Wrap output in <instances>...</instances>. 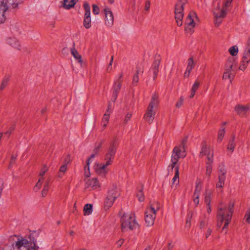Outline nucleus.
I'll return each mask as SVG.
<instances>
[{
  "label": "nucleus",
  "mask_w": 250,
  "mask_h": 250,
  "mask_svg": "<svg viewBox=\"0 0 250 250\" xmlns=\"http://www.w3.org/2000/svg\"><path fill=\"white\" fill-rule=\"evenodd\" d=\"M84 214L85 215H88L92 212V206L91 204H86L83 208Z\"/></svg>",
  "instance_id": "c756f323"
},
{
  "label": "nucleus",
  "mask_w": 250,
  "mask_h": 250,
  "mask_svg": "<svg viewBox=\"0 0 250 250\" xmlns=\"http://www.w3.org/2000/svg\"><path fill=\"white\" fill-rule=\"evenodd\" d=\"M5 42L6 43L13 48L19 50H21V45L20 42L17 38L13 37H9L6 38Z\"/></svg>",
  "instance_id": "6ab92c4d"
},
{
  "label": "nucleus",
  "mask_w": 250,
  "mask_h": 250,
  "mask_svg": "<svg viewBox=\"0 0 250 250\" xmlns=\"http://www.w3.org/2000/svg\"><path fill=\"white\" fill-rule=\"evenodd\" d=\"M9 81V77L8 76H5L2 80L1 84L0 85V89L1 90L4 89L7 85Z\"/></svg>",
  "instance_id": "2f4dec72"
},
{
  "label": "nucleus",
  "mask_w": 250,
  "mask_h": 250,
  "mask_svg": "<svg viewBox=\"0 0 250 250\" xmlns=\"http://www.w3.org/2000/svg\"><path fill=\"white\" fill-rule=\"evenodd\" d=\"M250 61V39L248 40V43L245 47L242 61L239 66V69L244 70L247 67L248 63Z\"/></svg>",
  "instance_id": "9b49d317"
},
{
  "label": "nucleus",
  "mask_w": 250,
  "mask_h": 250,
  "mask_svg": "<svg viewBox=\"0 0 250 250\" xmlns=\"http://www.w3.org/2000/svg\"><path fill=\"white\" fill-rule=\"evenodd\" d=\"M188 3V0H178L175 5V15H180L184 16V6Z\"/></svg>",
  "instance_id": "a211bd4d"
},
{
  "label": "nucleus",
  "mask_w": 250,
  "mask_h": 250,
  "mask_svg": "<svg viewBox=\"0 0 250 250\" xmlns=\"http://www.w3.org/2000/svg\"><path fill=\"white\" fill-rule=\"evenodd\" d=\"M179 171L177 169V167L176 168V171L174 173V176L172 179V183L173 185H178L179 182Z\"/></svg>",
  "instance_id": "c85d7f7f"
},
{
  "label": "nucleus",
  "mask_w": 250,
  "mask_h": 250,
  "mask_svg": "<svg viewBox=\"0 0 250 250\" xmlns=\"http://www.w3.org/2000/svg\"><path fill=\"white\" fill-rule=\"evenodd\" d=\"M250 109V106L249 104L243 105L237 104L234 108V110L236 113L241 116H245Z\"/></svg>",
  "instance_id": "4468645a"
},
{
  "label": "nucleus",
  "mask_w": 250,
  "mask_h": 250,
  "mask_svg": "<svg viewBox=\"0 0 250 250\" xmlns=\"http://www.w3.org/2000/svg\"><path fill=\"white\" fill-rule=\"evenodd\" d=\"M77 0H63V8L69 9L74 6Z\"/></svg>",
  "instance_id": "a878e982"
},
{
  "label": "nucleus",
  "mask_w": 250,
  "mask_h": 250,
  "mask_svg": "<svg viewBox=\"0 0 250 250\" xmlns=\"http://www.w3.org/2000/svg\"><path fill=\"white\" fill-rule=\"evenodd\" d=\"M15 129V126L14 125H12L11 126H10L8 128V130L5 132V134L7 135L8 137H9L11 133V132Z\"/></svg>",
  "instance_id": "6e6d98bb"
},
{
  "label": "nucleus",
  "mask_w": 250,
  "mask_h": 250,
  "mask_svg": "<svg viewBox=\"0 0 250 250\" xmlns=\"http://www.w3.org/2000/svg\"><path fill=\"white\" fill-rule=\"evenodd\" d=\"M100 184L96 178L88 179L85 182V189L89 190H95L100 187Z\"/></svg>",
  "instance_id": "2eb2a0df"
},
{
  "label": "nucleus",
  "mask_w": 250,
  "mask_h": 250,
  "mask_svg": "<svg viewBox=\"0 0 250 250\" xmlns=\"http://www.w3.org/2000/svg\"><path fill=\"white\" fill-rule=\"evenodd\" d=\"M6 20V19L5 17H0V24L4 23Z\"/></svg>",
  "instance_id": "338daca9"
},
{
  "label": "nucleus",
  "mask_w": 250,
  "mask_h": 250,
  "mask_svg": "<svg viewBox=\"0 0 250 250\" xmlns=\"http://www.w3.org/2000/svg\"><path fill=\"white\" fill-rule=\"evenodd\" d=\"M92 11L94 15H98L99 14L100 9L96 5L93 4L92 6Z\"/></svg>",
  "instance_id": "603ef678"
},
{
  "label": "nucleus",
  "mask_w": 250,
  "mask_h": 250,
  "mask_svg": "<svg viewBox=\"0 0 250 250\" xmlns=\"http://www.w3.org/2000/svg\"><path fill=\"white\" fill-rule=\"evenodd\" d=\"M124 240L123 239H120L117 242V245L118 247H121L124 243Z\"/></svg>",
  "instance_id": "680f3d73"
},
{
  "label": "nucleus",
  "mask_w": 250,
  "mask_h": 250,
  "mask_svg": "<svg viewBox=\"0 0 250 250\" xmlns=\"http://www.w3.org/2000/svg\"><path fill=\"white\" fill-rule=\"evenodd\" d=\"M197 18V17H186L184 20L186 31H190L195 27Z\"/></svg>",
  "instance_id": "dca6fc26"
},
{
  "label": "nucleus",
  "mask_w": 250,
  "mask_h": 250,
  "mask_svg": "<svg viewBox=\"0 0 250 250\" xmlns=\"http://www.w3.org/2000/svg\"><path fill=\"white\" fill-rule=\"evenodd\" d=\"M89 163L90 159H88L86 162V166L84 167V176L86 177H89L90 175L89 171Z\"/></svg>",
  "instance_id": "c9c22d12"
},
{
  "label": "nucleus",
  "mask_w": 250,
  "mask_h": 250,
  "mask_svg": "<svg viewBox=\"0 0 250 250\" xmlns=\"http://www.w3.org/2000/svg\"><path fill=\"white\" fill-rule=\"evenodd\" d=\"M13 247L14 250H30L32 243L26 238L19 237Z\"/></svg>",
  "instance_id": "423d86ee"
},
{
  "label": "nucleus",
  "mask_w": 250,
  "mask_h": 250,
  "mask_svg": "<svg viewBox=\"0 0 250 250\" xmlns=\"http://www.w3.org/2000/svg\"><path fill=\"white\" fill-rule=\"evenodd\" d=\"M123 76L122 73L120 74L117 78H116L112 88V96L111 101L113 102H115L118 97V93L121 88L122 86V78Z\"/></svg>",
  "instance_id": "6e6552de"
},
{
  "label": "nucleus",
  "mask_w": 250,
  "mask_h": 250,
  "mask_svg": "<svg viewBox=\"0 0 250 250\" xmlns=\"http://www.w3.org/2000/svg\"><path fill=\"white\" fill-rule=\"evenodd\" d=\"M212 232V230L210 229H208L207 230V232L206 234V238H208L209 236L211 235V233Z\"/></svg>",
  "instance_id": "69168bd1"
},
{
  "label": "nucleus",
  "mask_w": 250,
  "mask_h": 250,
  "mask_svg": "<svg viewBox=\"0 0 250 250\" xmlns=\"http://www.w3.org/2000/svg\"><path fill=\"white\" fill-rule=\"evenodd\" d=\"M137 197L138 199V200L140 202H143L145 199V196L144 193L143 192V188H142L141 189L138 190L137 193Z\"/></svg>",
  "instance_id": "a19ab883"
},
{
  "label": "nucleus",
  "mask_w": 250,
  "mask_h": 250,
  "mask_svg": "<svg viewBox=\"0 0 250 250\" xmlns=\"http://www.w3.org/2000/svg\"><path fill=\"white\" fill-rule=\"evenodd\" d=\"M116 152V148L114 146L113 144H112L111 145L108 149L107 150V153H106L105 157L113 160Z\"/></svg>",
  "instance_id": "5701e85b"
},
{
  "label": "nucleus",
  "mask_w": 250,
  "mask_h": 250,
  "mask_svg": "<svg viewBox=\"0 0 250 250\" xmlns=\"http://www.w3.org/2000/svg\"><path fill=\"white\" fill-rule=\"evenodd\" d=\"M233 62L231 61L227 62L225 64V72L223 75V79H230V82L234 77L233 73Z\"/></svg>",
  "instance_id": "f8f14e48"
},
{
  "label": "nucleus",
  "mask_w": 250,
  "mask_h": 250,
  "mask_svg": "<svg viewBox=\"0 0 250 250\" xmlns=\"http://www.w3.org/2000/svg\"><path fill=\"white\" fill-rule=\"evenodd\" d=\"M225 132V130L224 128H222L221 129H220L219 130L218 133V137H217V142H218L220 143L222 141V140L224 136Z\"/></svg>",
  "instance_id": "e433bc0d"
},
{
  "label": "nucleus",
  "mask_w": 250,
  "mask_h": 250,
  "mask_svg": "<svg viewBox=\"0 0 250 250\" xmlns=\"http://www.w3.org/2000/svg\"><path fill=\"white\" fill-rule=\"evenodd\" d=\"M229 52L232 56H235L238 53V48L236 46H232L229 49Z\"/></svg>",
  "instance_id": "c03bdc74"
},
{
  "label": "nucleus",
  "mask_w": 250,
  "mask_h": 250,
  "mask_svg": "<svg viewBox=\"0 0 250 250\" xmlns=\"http://www.w3.org/2000/svg\"><path fill=\"white\" fill-rule=\"evenodd\" d=\"M16 159V156H14V155H12L11 156V160H10V165H9V167H10L11 166V165L14 163L15 160Z\"/></svg>",
  "instance_id": "0e129e2a"
},
{
  "label": "nucleus",
  "mask_w": 250,
  "mask_h": 250,
  "mask_svg": "<svg viewBox=\"0 0 250 250\" xmlns=\"http://www.w3.org/2000/svg\"><path fill=\"white\" fill-rule=\"evenodd\" d=\"M91 17H85L83 20V26L87 29L91 27Z\"/></svg>",
  "instance_id": "72a5a7b5"
},
{
  "label": "nucleus",
  "mask_w": 250,
  "mask_h": 250,
  "mask_svg": "<svg viewBox=\"0 0 250 250\" xmlns=\"http://www.w3.org/2000/svg\"><path fill=\"white\" fill-rule=\"evenodd\" d=\"M43 179H42L41 178H39L36 185L34 187V190L36 192H37L39 191V190L41 188L42 186V183Z\"/></svg>",
  "instance_id": "37998d69"
},
{
  "label": "nucleus",
  "mask_w": 250,
  "mask_h": 250,
  "mask_svg": "<svg viewBox=\"0 0 250 250\" xmlns=\"http://www.w3.org/2000/svg\"><path fill=\"white\" fill-rule=\"evenodd\" d=\"M120 191L116 186H112L108 190L105 201V207L108 208L111 207L115 200L119 196Z\"/></svg>",
  "instance_id": "39448f33"
},
{
  "label": "nucleus",
  "mask_w": 250,
  "mask_h": 250,
  "mask_svg": "<svg viewBox=\"0 0 250 250\" xmlns=\"http://www.w3.org/2000/svg\"><path fill=\"white\" fill-rule=\"evenodd\" d=\"M202 188V182L200 180L197 181L196 183L195 189L193 194V202L196 206L199 204V197Z\"/></svg>",
  "instance_id": "f3484780"
},
{
  "label": "nucleus",
  "mask_w": 250,
  "mask_h": 250,
  "mask_svg": "<svg viewBox=\"0 0 250 250\" xmlns=\"http://www.w3.org/2000/svg\"><path fill=\"white\" fill-rule=\"evenodd\" d=\"M187 141V138L186 137L182 140V141L181 142V145L179 146H183L184 148H185Z\"/></svg>",
  "instance_id": "e2e57ef3"
},
{
  "label": "nucleus",
  "mask_w": 250,
  "mask_h": 250,
  "mask_svg": "<svg viewBox=\"0 0 250 250\" xmlns=\"http://www.w3.org/2000/svg\"><path fill=\"white\" fill-rule=\"evenodd\" d=\"M104 164H98L95 168L96 172L103 177L107 173L109 170L108 166L112 164L113 160L104 157Z\"/></svg>",
  "instance_id": "0eeeda50"
},
{
  "label": "nucleus",
  "mask_w": 250,
  "mask_h": 250,
  "mask_svg": "<svg viewBox=\"0 0 250 250\" xmlns=\"http://www.w3.org/2000/svg\"><path fill=\"white\" fill-rule=\"evenodd\" d=\"M186 156L185 148L183 146H176L173 149L171 158H174L176 160L179 161L180 158H184Z\"/></svg>",
  "instance_id": "ddd939ff"
},
{
  "label": "nucleus",
  "mask_w": 250,
  "mask_h": 250,
  "mask_svg": "<svg viewBox=\"0 0 250 250\" xmlns=\"http://www.w3.org/2000/svg\"><path fill=\"white\" fill-rule=\"evenodd\" d=\"M234 204L230 203L228 206V209L226 207H222L219 208L217 213V220L222 223L225 221L223 229H225L229 224L232 217L233 211Z\"/></svg>",
  "instance_id": "f257e3e1"
},
{
  "label": "nucleus",
  "mask_w": 250,
  "mask_h": 250,
  "mask_svg": "<svg viewBox=\"0 0 250 250\" xmlns=\"http://www.w3.org/2000/svg\"><path fill=\"white\" fill-rule=\"evenodd\" d=\"M183 17H175L176 22L178 26H181L183 24Z\"/></svg>",
  "instance_id": "09e8293b"
},
{
  "label": "nucleus",
  "mask_w": 250,
  "mask_h": 250,
  "mask_svg": "<svg viewBox=\"0 0 250 250\" xmlns=\"http://www.w3.org/2000/svg\"><path fill=\"white\" fill-rule=\"evenodd\" d=\"M212 194V191L209 189H206L204 193V201L206 205L210 204L211 199V195Z\"/></svg>",
  "instance_id": "b1692460"
},
{
  "label": "nucleus",
  "mask_w": 250,
  "mask_h": 250,
  "mask_svg": "<svg viewBox=\"0 0 250 250\" xmlns=\"http://www.w3.org/2000/svg\"><path fill=\"white\" fill-rule=\"evenodd\" d=\"M67 167L66 165H62L60 168L59 171H60L61 172L65 173L66 171L67 170Z\"/></svg>",
  "instance_id": "bf43d9fd"
},
{
  "label": "nucleus",
  "mask_w": 250,
  "mask_h": 250,
  "mask_svg": "<svg viewBox=\"0 0 250 250\" xmlns=\"http://www.w3.org/2000/svg\"><path fill=\"white\" fill-rule=\"evenodd\" d=\"M191 216L188 218L187 220L186 223V227L188 228V229L190 227L191 225Z\"/></svg>",
  "instance_id": "052dcab7"
},
{
  "label": "nucleus",
  "mask_w": 250,
  "mask_h": 250,
  "mask_svg": "<svg viewBox=\"0 0 250 250\" xmlns=\"http://www.w3.org/2000/svg\"><path fill=\"white\" fill-rule=\"evenodd\" d=\"M131 114L130 113H127L125 117V118L124 119V123L125 124H126L128 123V122L130 120V118L131 117Z\"/></svg>",
  "instance_id": "13d9d810"
},
{
  "label": "nucleus",
  "mask_w": 250,
  "mask_h": 250,
  "mask_svg": "<svg viewBox=\"0 0 250 250\" xmlns=\"http://www.w3.org/2000/svg\"><path fill=\"white\" fill-rule=\"evenodd\" d=\"M160 209L158 203L151 204L145 212V219L147 226H152L155 222L156 213Z\"/></svg>",
  "instance_id": "20e7f679"
},
{
  "label": "nucleus",
  "mask_w": 250,
  "mask_h": 250,
  "mask_svg": "<svg viewBox=\"0 0 250 250\" xmlns=\"http://www.w3.org/2000/svg\"><path fill=\"white\" fill-rule=\"evenodd\" d=\"M184 100V98L183 97H181L176 104V107L177 108L180 107L183 104Z\"/></svg>",
  "instance_id": "864d4df0"
},
{
  "label": "nucleus",
  "mask_w": 250,
  "mask_h": 250,
  "mask_svg": "<svg viewBox=\"0 0 250 250\" xmlns=\"http://www.w3.org/2000/svg\"><path fill=\"white\" fill-rule=\"evenodd\" d=\"M223 17H214L213 22L215 26H219L223 21Z\"/></svg>",
  "instance_id": "a18cd8bd"
},
{
  "label": "nucleus",
  "mask_w": 250,
  "mask_h": 250,
  "mask_svg": "<svg viewBox=\"0 0 250 250\" xmlns=\"http://www.w3.org/2000/svg\"><path fill=\"white\" fill-rule=\"evenodd\" d=\"M212 163V162H210L209 161H208L207 163L206 174L209 177L210 176L212 171V166L211 165Z\"/></svg>",
  "instance_id": "58836bf2"
},
{
  "label": "nucleus",
  "mask_w": 250,
  "mask_h": 250,
  "mask_svg": "<svg viewBox=\"0 0 250 250\" xmlns=\"http://www.w3.org/2000/svg\"><path fill=\"white\" fill-rule=\"evenodd\" d=\"M195 65V62L194 61L193 58L190 57L188 60V65L186 69L190 71L193 69Z\"/></svg>",
  "instance_id": "cd10ccee"
},
{
  "label": "nucleus",
  "mask_w": 250,
  "mask_h": 250,
  "mask_svg": "<svg viewBox=\"0 0 250 250\" xmlns=\"http://www.w3.org/2000/svg\"><path fill=\"white\" fill-rule=\"evenodd\" d=\"M213 149L206 142H204L202 145L200 156L201 157L207 156L208 161L213 162Z\"/></svg>",
  "instance_id": "1a4fd4ad"
},
{
  "label": "nucleus",
  "mask_w": 250,
  "mask_h": 250,
  "mask_svg": "<svg viewBox=\"0 0 250 250\" xmlns=\"http://www.w3.org/2000/svg\"><path fill=\"white\" fill-rule=\"evenodd\" d=\"M70 52L76 61H77V62L82 65L83 63V61L82 56L79 53L78 51L75 49L74 47H73L71 48Z\"/></svg>",
  "instance_id": "4be33fe9"
},
{
  "label": "nucleus",
  "mask_w": 250,
  "mask_h": 250,
  "mask_svg": "<svg viewBox=\"0 0 250 250\" xmlns=\"http://www.w3.org/2000/svg\"><path fill=\"white\" fill-rule=\"evenodd\" d=\"M200 84V82L197 80L194 82V84H193L191 90L196 92V90L198 89L199 85Z\"/></svg>",
  "instance_id": "de8ad7c7"
},
{
  "label": "nucleus",
  "mask_w": 250,
  "mask_h": 250,
  "mask_svg": "<svg viewBox=\"0 0 250 250\" xmlns=\"http://www.w3.org/2000/svg\"><path fill=\"white\" fill-rule=\"evenodd\" d=\"M109 113H105L104 114V115L102 119V123H103V125L104 128H105L106 126L109 121Z\"/></svg>",
  "instance_id": "473e14b6"
},
{
  "label": "nucleus",
  "mask_w": 250,
  "mask_h": 250,
  "mask_svg": "<svg viewBox=\"0 0 250 250\" xmlns=\"http://www.w3.org/2000/svg\"><path fill=\"white\" fill-rule=\"evenodd\" d=\"M244 218L247 223H250V210H248L246 211Z\"/></svg>",
  "instance_id": "4d7b16f0"
},
{
  "label": "nucleus",
  "mask_w": 250,
  "mask_h": 250,
  "mask_svg": "<svg viewBox=\"0 0 250 250\" xmlns=\"http://www.w3.org/2000/svg\"><path fill=\"white\" fill-rule=\"evenodd\" d=\"M104 14L105 16H108L109 15L110 16H113V13L110 9L107 7H105L104 10Z\"/></svg>",
  "instance_id": "5fc2aeb1"
},
{
  "label": "nucleus",
  "mask_w": 250,
  "mask_h": 250,
  "mask_svg": "<svg viewBox=\"0 0 250 250\" xmlns=\"http://www.w3.org/2000/svg\"><path fill=\"white\" fill-rule=\"evenodd\" d=\"M7 9L6 5L1 0L0 3V15L4 16V13Z\"/></svg>",
  "instance_id": "ea45409f"
},
{
  "label": "nucleus",
  "mask_w": 250,
  "mask_h": 250,
  "mask_svg": "<svg viewBox=\"0 0 250 250\" xmlns=\"http://www.w3.org/2000/svg\"><path fill=\"white\" fill-rule=\"evenodd\" d=\"M113 60H114V57H113V56H112L111 58L110 62H109V63L107 67V69H106V70L108 72H110L112 70V65Z\"/></svg>",
  "instance_id": "8fccbe9b"
},
{
  "label": "nucleus",
  "mask_w": 250,
  "mask_h": 250,
  "mask_svg": "<svg viewBox=\"0 0 250 250\" xmlns=\"http://www.w3.org/2000/svg\"><path fill=\"white\" fill-rule=\"evenodd\" d=\"M232 1V0H226V1L221 10L220 16H224L228 14V11L229 10V7L231 5Z\"/></svg>",
  "instance_id": "393cba45"
},
{
  "label": "nucleus",
  "mask_w": 250,
  "mask_h": 250,
  "mask_svg": "<svg viewBox=\"0 0 250 250\" xmlns=\"http://www.w3.org/2000/svg\"><path fill=\"white\" fill-rule=\"evenodd\" d=\"M227 171L224 165H220L218 169L217 182L216 184V188L223 187L226 177Z\"/></svg>",
  "instance_id": "9d476101"
},
{
  "label": "nucleus",
  "mask_w": 250,
  "mask_h": 250,
  "mask_svg": "<svg viewBox=\"0 0 250 250\" xmlns=\"http://www.w3.org/2000/svg\"><path fill=\"white\" fill-rule=\"evenodd\" d=\"M160 64V60L158 59H156L151 68V70L152 71L153 73V79L155 80L157 78L158 73L159 72V67Z\"/></svg>",
  "instance_id": "412c9836"
},
{
  "label": "nucleus",
  "mask_w": 250,
  "mask_h": 250,
  "mask_svg": "<svg viewBox=\"0 0 250 250\" xmlns=\"http://www.w3.org/2000/svg\"><path fill=\"white\" fill-rule=\"evenodd\" d=\"M48 170V167L46 165H43L39 172V178L44 179L43 175Z\"/></svg>",
  "instance_id": "f704fd0d"
},
{
  "label": "nucleus",
  "mask_w": 250,
  "mask_h": 250,
  "mask_svg": "<svg viewBox=\"0 0 250 250\" xmlns=\"http://www.w3.org/2000/svg\"><path fill=\"white\" fill-rule=\"evenodd\" d=\"M104 22L105 25L111 27L113 24L114 17H104Z\"/></svg>",
  "instance_id": "7c9ffc66"
},
{
  "label": "nucleus",
  "mask_w": 250,
  "mask_h": 250,
  "mask_svg": "<svg viewBox=\"0 0 250 250\" xmlns=\"http://www.w3.org/2000/svg\"><path fill=\"white\" fill-rule=\"evenodd\" d=\"M83 8L85 11L84 16H90V8L89 5L87 3H84L83 4Z\"/></svg>",
  "instance_id": "49530a36"
},
{
  "label": "nucleus",
  "mask_w": 250,
  "mask_h": 250,
  "mask_svg": "<svg viewBox=\"0 0 250 250\" xmlns=\"http://www.w3.org/2000/svg\"><path fill=\"white\" fill-rule=\"evenodd\" d=\"M48 188H49V182L48 181H46L45 184H44L43 189L42 191L41 194L42 197L46 196V195L47 194V192L48 190Z\"/></svg>",
  "instance_id": "4c0bfd02"
},
{
  "label": "nucleus",
  "mask_w": 250,
  "mask_h": 250,
  "mask_svg": "<svg viewBox=\"0 0 250 250\" xmlns=\"http://www.w3.org/2000/svg\"><path fill=\"white\" fill-rule=\"evenodd\" d=\"M235 146V144L234 143V137H233L232 139L229 141V143L228 149L229 150L231 151V152H233L234 150Z\"/></svg>",
  "instance_id": "79ce46f5"
},
{
  "label": "nucleus",
  "mask_w": 250,
  "mask_h": 250,
  "mask_svg": "<svg viewBox=\"0 0 250 250\" xmlns=\"http://www.w3.org/2000/svg\"><path fill=\"white\" fill-rule=\"evenodd\" d=\"M100 147V145L96 148H95L93 150V153L90 155V157L88 158L90 159V160L91 159H93L95 157V155H97L99 151V148Z\"/></svg>",
  "instance_id": "3c124183"
},
{
  "label": "nucleus",
  "mask_w": 250,
  "mask_h": 250,
  "mask_svg": "<svg viewBox=\"0 0 250 250\" xmlns=\"http://www.w3.org/2000/svg\"><path fill=\"white\" fill-rule=\"evenodd\" d=\"M143 68L141 65H138L136 67V70L135 74L133 76L132 83L133 85H136L139 82V75H142L143 73Z\"/></svg>",
  "instance_id": "aec40b11"
},
{
  "label": "nucleus",
  "mask_w": 250,
  "mask_h": 250,
  "mask_svg": "<svg viewBox=\"0 0 250 250\" xmlns=\"http://www.w3.org/2000/svg\"><path fill=\"white\" fill-rule=\"evenodd\" d=\"M122 229L123 231L137 229L139 225L136 222L133 213H125L121 220Z\"/></svg>",
  "instance_id": "7ed1b4c3"
},
{
  "label": "nucleus",
  "mask_w": 250,
  "mask_h": 250,
  "mask_svg": "<svg viewBox=\"0 0 250 250\" xmlns=\"http://www.w3.org/2000/svg\"><path fill=\"white\" fill-rule=\"evenodd\" d=\"M158 98L157 94L155 93L152 95L151 101L144 115L145 120L150 124L152 122L156 113L157 107L159 104Z\"/></svg>",
  "instance_id": "f03ea898"
},
{
  "label": "nucleus",
  "mask_w": 250,
  "mask_h": 250,
  "mask_svg": "<svg viewBox=\"0 0 250 250\" xmlns=\"http://www.w3.org/2000/svg\"><path fill=\"white\" fill-rule=\"evenodd\" d=\"M171 164L168 166V170H169L170 169L172 170L173 168H174L175 172L176 171V168L177 167L178 170H179V166L177 164V163L178 162V160H176L175 158H171Z\"/></svg>",
  "instance_id": "bb28decb"
},
{
  "label": "nucleus",
  "mask_w": 250,
  "mask_h": 250,
  "mask_svg": "<svg viewBox=\"0 0 250 250\" xmlns=\"http://www.w3.org/2000/svg\"><path fill=\"white\" fill-rule=\"evenodd\" d=\"M190 72H191L190 71L186 69V70L184 73V77H187V78L190 75Z\"/></svg>",
  "instance_id": "774afa93"
}]
</instances>
